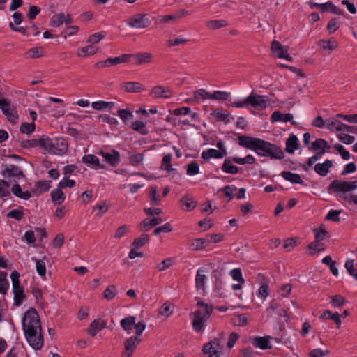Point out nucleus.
Segmentation results:
<instances>
[{"instance_id": "obj_41", "label": "nucleus", "mask_w": 357, "mask_h": 357, "mask_svg": "<svg viewBox=\"0 0 357 357\" xmlns=\"http://www.w3.org/2000/svg\"><path fill=\"white\" fill-rule=\"evenodd\" d=\"M331 299V303L335 307H340L343 306L347 301V300L341 295H335L330 296Z\"/></svg>"}, {"instance_id": "obj_44", "label": "nucleus", "mask_w": 357, "mask_h": 357, "mask_svg": "<svg viewBox=\"0 0 357 357\" xmlns=\"http://www.w3.org/2000/svg\"><path fill=\"white\" fill-rule=\"evenodd\" d=\"M315 241H321L328 236V232L322 225L319 229H314Z\"/></svg>"}, {"instance_id": "obj_13", "label": "nucleus", "mask_w": 357, "mask_h": 357, "mask_svg": "<svg viewBox=\"0 0 357 357\" xmlns=\"http://www.w3.org/2000/svg\"><path fill=\"white\" fill-rule=\"evenodd\" d=\"M224 240V234L222 233L206 234L202 237V249L209 246L212 243H218Z\"/></svg>"}, {"instance_id": "obj_55", "label": "nucleus", "mask_w": 357, "mask_h": 357, "mask_svg": "<svg viewBox=\"0 0 357 357\" xmlns=\"http://www.w3.org/2000/svg\"><path fill=\"white\" fill-rule=\"evenodd\" d=\"M36 261V271L40 276H45L46 273V266L43 261L33 258Z\"/></svg>"}, {"instance_id": "obj_7", "label": "nucleus", "mask_w": 357, "mask_h": 357, "mask_svg": "<svg viewBox=\"0 0 357 357\" xmlns=\"http://www.w3.org/2000/svg\"><path fill=\"white\" fill-rule=\"evenodd\" d=\"M130 27L136 29H144L151 24V20L146 14H135L127 22Z\"/></svg>"}, {"instance_id": "obj_40", "label": "nucleus", "mask_w": 357, "mask_h": 357, "mask_svg": "<svg viewBox=\"0 0 357 357\" xmlns=\"http://www.w3.org/2000/svg\"><path fill=\"white\" fill-rule=\"evenodd\" d=\"M131 128L134 130L137 131L138 132L144 135H147L149 133V131L145 126V123L142 121H135L132 122Z\"/></svg>"}, {"instance_id": "obj_17", "label": "nucleus", "mask_w": 357, "mask_h": 357, "mask_svg": "<svg viewBox=\"0 0 357 357\" xmlns=\"http://www.w3.org/2000/svg\"><path fill=\"white\" fill-rule=\"evenodd\" d=\"M82 161L83 163L91 166V167H99L103 169L105 166L101 165L97 156L92 154L85 155L82 157Z\"/></svg>"}, {"instance_id": "obj_30", "label": "nucleus", "mask_w": 357, "mask_h": 357, "mask_svg": "<svg viewBox=\"0 0 357 357\" xmlns=\"http://www.w3.org/2000/svg\"><path fill=\"white\" fill-rule=\"evenodd\" d=\"M105 327V324L102 322H100L98 320H94L90 325V328L89 329V334L94 337L101 329Z\"/></svg>"}, {"instance_id": "obj_62", "label": "nucleus", "mask_w": 357, "mask_h": 357, "mask_svg": "<svg viewBox=\"0 0 357 357\" xmlns=\"http://www.w3.org/2000/svg\"><path fill=\"white\" fill-rule=\"evenodd\" d=\"M199 171V165L195 162H192L188 165L187 167V174L190 176H193L195 174H197Z\"/></svg>"}, {"instance_id": "obj_50", "label": "nucleus", "mask_w": 357, "mask_h": 357, "mask_svg": "<svg viewBox=\"0 0 357 357\" xmlns=\"http://www.w3.org/2000/svg\"><path fill=\"white\" fill-rule=\"evenodd\" d=\"M20 273L17 271H13L10 274V278L13 284V290H22L20 287L19 282Z\"/></svg>"}, {"instance_id": "obj_58", "label": "nucleus", "mask_w": 357, "mask_h": 357, "mask_svg": "<svg viewBox=\"0 0 357 357\" xmlns=\"http://www.w3.org/2000/svg\"><path fill=\"white\" fill-rule=\"evenodd\" d=\"M213 100H227L230 96V93L222 91H215L213 92Z\"/></svg>"}, {"instance_id": "obj_27", "label": "nucleus", "mask_w": 357, "mask_h": 357, "mask_svg": "<svg viewBox=\"0 0 357 357\" xmlns=\"http://www.w3.org/2000/svg\"><path fill=\"white\" fill-rule=\"evenodd\" d=\"M11 190L16 197L25 200L29 199L31 196V194L29 191L23 192L19 184L14 185Z\"/></svg>"}, {"instance_id": "obj_5", "label": "nucleus", "mask_w": 357, "mask_h": 357, "mask_svg": "<svg viewBox=\"0 0 357 357\" xmlns=\"http://www.w3.org/2000/svg\"><path fill=\"white\" fill-rule=\"evenodd\" d=\"M0 109L6 116L7 120L13 123H16L19 116L15 106L0 92Z\"/></svg>"}, {"instance_id": "obj_52", "label": "nucleus", "mask_w": 357, "mask_h": 357, "mask_svg": "<svg viewBox=\"0 0 357 357\" xmlns=\"http://www.w3.org/2000/svg\"><path fill=\"white\" fill-rule=\"evenodd\" d=\"M150 191L151 204L152 205H157L160 201V196L158 195V190L155 186H151Z\"/></svg>"}, {"instance_id": "obj_6", "label": "nucleus", "mask_w": 357, "mask_h": 357, "mask_svg": "<svg viewBox=\"0 0 357 357\" xmlns=\"http://www.w3.org/2000/svg\"><path fill=\"white\" fill-rule=\"evenodd\" d=\"M268 100L267 96L259 95L253 92L246 98L248 107L251 106L258 110H264L266 108Z\"/></svg>"}, {"instance_id": "obj_49", "label": "nucleus", "mask_w": 357, "mask_h": 357, "mask_svg": "<svg viewBox=\"0 0 357 357\" xmlns=\"http://www.w3.org/2000/svg\"><path fill=\"white\" fill-rule=\"evenodd\" d=\"M341 210L331 209L326 215L325 220H331L335 222H339L340 220L339 215L341 213Z\"/></svg>"}, {"instance_id": "obj_8", "label": "nucleus", "mask_w": 357, "mask_h": 357, "mask_svg": "<svg viewBox=\"0 0 357 357\" xmlns=\"http://www.w3.org/2000/svg\"><path fill=\"white\" fill-rule=\"evenodd\" d=\"M2 176L6 178H8L10 183L25 176L21 168L14 165H6L5 169L2 172Z\"/></svg>"}, {"instance_id": "obj_48", "label": "nucleus", "mask_w": 357, "mask_h": 357, "mask_svg": "<svg viewBox=\"0 0 357 357\" xmlns=\"http://www.w3.org/2000/svg\"><path fill=\"white\" fill-rule=\"evenodd\" d=\"M236 190L235 185H226L220 191L223 192L225 197L228 198V201L232 199L234 197V192Z\"/></svg>"}, {"instance_id": "obj_29", "label": "nucleus", "mask_w": 357, "mask_h": 357, "mask_svg": "<svg viewBox=\"0 0 357 357\" xmlns=\"http://www.w3.org/2000/svg\"><path fill=\"white\" fill-rule=\"evenodd\" d=\"M124 84L125 91L128 93H137L144 89L142 84L139 82H129Z\"/></svg>"}, {"instance_id": "obj_23", "label": "nucleus", "mask_w": 357, "mask_h": 357, "mask_svg": "<svg viewBox=\"0 0 357 357\" xmlns=\"http://www.w3.org/2000/svg\"><path fill=\"white\" fill-rule=\"evenodd\" d=\"M232 158H227L225 160L222 165V170L227 173V174H236L238 172V167L232 164Z\"/></svg>"}, {"instance_id": "obj_57", "label": "nucleus", "mask_w": 357, "mask_h": 357, "mask_svg": "<svg viewBox=\"0 0 357 357\" xmlns=\"http://www.w3.org/2000/svg\"><path fill=\"white\" fill-rule=\"evenodd\" d=\"M340 27L339 20L337 18H333L329 20L327 24V30L330 33H334Z\"/></svg>"}, {"instance_id": "obj_20", "label": "nucleus", "mask_w": 357, "mask_h": 357, "mask_svg": "<svg viewBox=\"0 0 357 357\" xmlns=\"http://www.w3.org/2000/svg\"><path fill=\"white\" fill-rule=\"evenodd\" d=\"M281 176L285 180L295 184H303V181L298 174L292 173L289 171H283L281 173Z\"/></svg>"}, {"instance_id": "obj_63", "label": "nucleus", "mask_w": 357, "mask_h": 357, "mask_svg": "<svg viewBox=\"0 0 357 357\" xmlns=\"http://www.w3.org/2000/svg\"><path fill=\"white\" fill-rule=\"evenodd\" d=\"M322 43V47L324 49H328L330 50H333L337 47V43L334 40H325L321 41Z\"/></svg>"}, {"instance_id": "obj_12", "label": "nucleus", "mask_w": 357, "mask_h": 357, "mask_svg": "<svg viewBox=\"0 0 357 357\" xmlns=\"http://www.w3.org/2000/svg\"><path fill=\"white\" fill-rule=\"evenodd\" d=\"M309 5L311 8H319L322 12L328 10L327 7H331L330 13L336 15H342L343 11L338 7L335 6L331 1L326 2L325 3H317L314 2H309Z\"/></svg>"}, {"instance_id": "obj_53", "label": "nucleus", "mask_w": 357, "mask_h": 357, "mask_svg": "<svg viewBox=\"0 0 357 357\" xmlns=\"http://www.w3.org/2000/svg\"><path fill=\"white\" fill-rule=\"evenodd\" d=\"M44 51L43 47H38L30 49L27 52V54L30 58H39L43 55Z\"/></svg>"}, {"instance_id": "obj_24", "label": "nucleus", "mask_w": 357, "mask_h": 357, "mask_svg": "<svg viewBox=\"0 0 357 357\" xmlns=\"http://www.w3.org/2000/svg\"><path fill=\"white\" fill-rule=\"evenodd\" d=\"M270 337H258L253 340V344L261 349H271L272 347L270 344Z\"/></svg>"}, {"instance_id": "obj_31", "label": "nucleus", "mask_w": 357, "mask_h": 357, "mask_svg": "<svg viewBox=\"0 0 357 357\" xmlns=\"http://www.w3.org/2000/svg\"><path fill=\"white\" fill-rule=\"evenodd\" d=\"M51 197L52 201L58 204H61L66 198L61 188L59 187L57 189H54L51 192Z\"/></svg>"}, {"instance_id": "obj_64", "label": "nucleus", "mask_w": 357, "mask_h": 357, "mask_svg": "<svg viewBox=\"0 0 357 357\" xmlns=\"http://www.w3.org/2000/svg\"><path fill=\"white\" fill-rule=\"evenodd\" d=\"M329 354L328 350H323L321 349H312L310 353V357H324Z\"/></svg>"}, {"instance_id": "obj_33", "label": "nucleus", "mask_w": 357, "mask_h": 357, "mask_svg": "<svg viewBox=\"0 0 357 357\" xmlns=\"http://www.w3.org/2000/svg\"><path fill=\"white\" fill-rule=\"evenodd\" d=\"M132 54H122L118 57L115 58H108L107 59V63H109V66L112 65H117L122 63H127L128 62L129 58L132 57Z\"/></svg>"}, {"instance_id": "obj_39", "label": "nucleus", "mask_w": 357, "mask_h": 357, "mask_svg": "<svg viewBox=\"0 0 357 357\" xmlns=\"http://www.w3.org/2000/svg\"><path fill=\"white\" fill-rule=\"evenodd\" d=\"M149 236L147 234H142L140 237L137 238L132 242L131 246L134 249H139L149 242Z\"/></svg>"}, {"instance_id": "obj_26", "label": "nucleus", "mask_w": 357, "mask_h": 357, "mask_svg": "<svg viewBox=\"0 0 357 357\" xmlns=\"http://www.w3.org/2000/svg\"><path fill=\"white\" fill-rule=\"evenodd\" d=\"M135 323V318L132 316L124 318L121 321V326L126 331L128 334L131 333L134 325Z\"/></svg>"}, {"instance_id": "obj_2", "label": "nucleus", "mask_w": 357, "mask_h": 357, "mask_svg": "<svg viewBox=\"0 0 357 357\" xmlns=\"http://www.w3.org/2000/svg\"><path fill=\"white\" fill-rule=\"evenodd\" d=\"M238 141L239 146L255 151L259 156L278 160L284 158V153L280 147L262 139L239 135Z\"/></svg>"}, {"instance_id": "obj_45", "label": "nucleus", "mask_w": 357, "mask_h": 357, "mask_svg": "<svg viewBox=\"0 0 357 357\" xmlns=\"http://www.w3.org/2000/svg\"><path fill=\"white\" fill-rule=\"evenodd\" d=\"M325 153V150H322L318 152L316 155L310 157L307 163L302 165V167L304 170L307 171L310 167L312 166V165L319 159V155H321Z\"/></svg>"}, {"instance_id": "obj_35", "label": "nucleus", "mask_w": 357, "mask_h": 357, "mask_svg": "<svg viewBox=\"0 0 357 357\" xmlns=\"http://www.w3.org/2000/svg\"><path fill=\"white\" fill-rule=\"evenodd\" d=\"M324 149H330V146L326 140L321 138L317 139L313 142L311 147L309 148V149L312 151H317L319 149L322 151L324 150Z\"/></svg>"}, {"instance_id": "obj_4", "label": "nucleus", "mask_w": 357, "mask_h": 357, "mask_svg": "<svg viewBox=\"0 0 357 357\" xmlns=\"http://www.w3.org/2000/svg\"><path fill=\"white\" fill-rule=\"evenodd\" d=\"M357 189V181H347L338 179L333 180L328 186V191L333 192L343 199L345 195Z\"/></svg>"}, {"instance_id": "obj_46", "label": "nucleus", "mask_w": 357, "mask_h": 357, "mask_svg": "<svg viewBox=\"0 0 357 357\" xmlns=\"http://www.w3.org/2000/svg\"><path fill=\"white\" fill-rule=\"evenodd\" d=\"M97 51H98L97 47L91 44L89 45L83 47L81 49V52L83 53V55H82L81 54H79V56L85 57V56H88L90 55H93L97 52Z\"/></svg>"}, {"instance_id": "obj_38", "label": "nucleus", "mask_w": 357, "mask_h": 357, "mask_svg": "<svg viewBox=\"0 0 357 357\" xmlns=\"http://www.w3.org/2000/svg\"><path fill=\"white\" fill-rule=\"evenodd\" d=\"M42 137L38 139H26L20 142L21 146L25 149L40 146L42 148Z\"/></svg>"}, {"instance_id": "obj_61", "label": "nucleus", "mask_w": 357, "mask_h": 357, "mask_svg": "<svg viewBox=\"0 0 357 357\" xmlns=\"http://www.w3.org/2000/svg\"><path fill=\"white\" fill-rule=\"evenodd\" d=\"M257 280L259 282L260 286L258 290H268L269 285L268 284L267 279L262 274H258L257 276Z\"/></svg>"}, {"instance_id": "obj_28", "label": "nucleus", "mask_w": 357, "mask_h": 357, "mask_svg": "<svg viewBox=\"0 0 357 357\" xmlns=\"http://www.w3.org/2000/svg\"><path fill=\"white\" fill-rule=\"evenodd\" d=\"M213 310V307L212 305L204 304L202 303V331L205 327L204 322L209 319Z\"/></svg>"}, {"instance_id": "obj_14", "label": "nucleus", "mask_w": 357, "mask_h": 357, "mask_svg": "<svg viewBox=\"0 0 357 357\" xmlns=\"http://www.w3.org/2000/svg\"><path fill=\"white\" fill-rule=\"evenodd\" d=\"M151 95L157 98H168L172 96V91L169 87L157 86L153 88Z\"/></svg>"}, {"instance_id": "obj_11", "label": "nucleus", "mask_w": 357, "mask_h": 357, "mask_svg": "<svg viewBox=\"0 0 357 357\" xmlns=\"http://www.w3.org/2000/svg\"><path fill=\"white\" fill-rule=\"evenodd\" d=\"M141 340L137 336H131L125 342V348L123 355L126 357H131L137 344Z\"/></svg>"}, {"instance_id": "obj_42", "label": "nucleus", "mask_w": 357, "mask_h": 357, "mask_svg": "<svg viewBox=\"0 0 357 357\" xmlns=\"http://www.w3.org/2000/svg\"><path fill=\"white\" fill-rule=\"evenodd\" d=\"M9 188L10 182L5 180L0 181V198L8 197L10 195Z\"/></svg>"}, {"instance_id": "obj_51", "label": "nucleus", "mask_w": 357, "mask_h": 357, "mask_svg": "<svg viewBox=\"0 0 357 357\" xmlns=\"http://www.w3.org/2000/svg\"><path fill=\"white\" fill-rule=\"evenodd\" d=\"M144 160L142 153L133 154L129 158V162L134 167H137Z\"/></svg>"}, {"instance_id": "obj_19", "label": "nucleus", "mask_w": 357, "mask_h": 357, "mask_svg": "<svg viewBox=\"0 0 357 357\" xmlns=\"http://www.w3.org/2000/svg\"><path fill=\"white\" fill-rule=\"evenodd\" d=\"M299 146V141L297 137L291 134L286 142V151L289 153H293Z\"/></svg>"}, {"instance_id": "obj_47", "label": "nucleus", "mask_w": 357, "mask_h": 357, "mask_svg": "<svg viewBox=\"0 0 357 357\" xmlns=\"http://www.w3.org/2000/svg\"><path fill=\"white\" fill-rule=\"evenodd\" d=\"M172 157L171 154L165 155L162 160V168L169 172L175 170L172 167Z\"/></svg>"}, {"instance_id": "obj_22", "label": "nucleus", "mask_w": 357, "mask_h": 357, "mask_svg": "<svg viewBox=\"0 0 357 357\" xmlns=\"http://www.w3.org/2000/svg\"><path fill=\"white\" fill-rule=\"evenodd\" d=\"M180 202L182 205L186 206V211H192L195 209L197 206V202L194 199V198L189 195H187L182 197L180 200Z\"/></svg>"}, {"instance_id": "obj_59", "label": "nucleus", "mask_w": 357, "mask_h": 357, "mask_svg": "<svg viewBox=\"0 0 357 357\" xmlns=\"http://www.w3.org/2000/svg\"><path fill=\"white\" fill-rule=\"evenodd\" d=\"M35 130V123H23L20 126V131L22 133L31 134Z\"/></svg>"}, {"instance_id": "obj_1", "label": "nucleus", "mask_w": 357, "mask_h": 357, "mask_svg": "<svg viewBox=\"0 0 357 357\" xmlns=\"http://www.w3.org/2000/svg\"><path fill=\"white\" fill-rule=\"evenodd\" d=\"M22 326L29 344L34 350H40L44 345L41 323L34 308L29 309L22 319Z\"/></svg>"}, {"instance_id": "obj_15", "label": "nucleus", "mask_w": 357, "mask_h": 357, "mask_svg": "<svg viewBox=\"0 0 357 357\" xmlns=\"http://www.w3.org/2000/svg\"><path fill=\"white\" fill-rule=\"evenodd\" d=\"M289 47L282 45L279 41L273 40L271 43V51L275 56L282 59L288 52Z\"/></svg>"}, {"instance_id": "obj_9", "label": "nucleus", "mask_w": 357, "mask_h": 357, "mask_svg": "<svg viewBox=\"0 0 357 357\" xmlns=\"http://www.w3.org/2000/svg\"><path fill=\"white\" fill-rule=\"evenodd\" d=\"M98 154L102 155L105 162L112 167H116L120 162V154L114 149H112L111 152L100 151Z\"/></svg>"}, {"instance_id": "obj_37", "label": "nucleus", "mask_w": 357, "mask_h": 357, "mask_svg": "<svg viewBox=\"0 0 357 357\" xmlns=\"http://www.w3.org/2000/svg\"><path fill=\"white\" fill-rule=\"evenodd\" d=\"M65 21V14L63 13L54 15L50 22V25L53 27H59L63 24Z\"/></svg>"}, {"instance_id": "obj_36", "label": "nucleus", "mask_w": 357, "mask_h": 357, "mask_svg": "<svg viewBox=\"0 0 357 357\" xmlns=\"http://www.w3.org/2000/svg\"><path fill=\"white\" fill-rule=\"evenodd\" d=\"M114 106V102H106V101H97L91 103V107L93 109L96 110H103L105 109H112Z\"/></svg>"}, {"instance_id": "obj_56", "label": "nucleus", "mask_w": 357, "mask_h": 357, "mask_svg": "<svg viewBox=\"0 0 357 357\" xmlns=\"http://www.w3.org/2000/svg\"><path fill=\"white\" fill-rule=\"evenodd\" d=\"M354 262L353 259H349L345 262V268L349 273V274L357 280V270L354 268Z\"/></svg>"}, {"instance_id": "obj_32", "label": "nucleus", "mask_w": 357, "mask_h": 357, "mask_svg": "<svg viewBox=\"0 0 357 357\" xmlns=\"http://www.w3.org/2000/svg\"><path fill=\"white\" fill-rule=\"evenodd\" d=\"M135 57L137 59L136 63L138 65L142 63H147L151 62L152 59V54L148 52L139 53L137 54H132V57Z\"/></svg>"}, {"instance_id": "obj_34", "label": "nucleus", "mask_w": 357, "mask_h": 357, "mask_svg": "<svg viewBox=\"0 0 357 357\" xmlns=\"http://www.w3.org/2000/svg\"><path fill=\"white\" fill-rule=\"evenodd\" d=\"M186 12L181 10L174 14L168 15H162L160 17V22L163 23L169 22L170 20H177L185 15Z\"/></svg>"}, {"instance_id": "obj_16", "label": "nucleus", "mask_w": 357, "mask_h": 357, "mask_svg": "<svg viewBox=\"0 0 357 357\" xmlns=\"http://www.w3.org/2000/svg\"><path fill=\"white\" fill-rule=\"evenodd\" d=\"M227 155L226 150L219 151L215 149H209L202 151V159L209 160L211 158H222Z\"/></svg>"}, {"instance_id": "obj_10", "label": "nucleus", "mask_w": 357, "mask_h": 357, "mask_svg": "<svg viewBox=\"0 0 357 357\" xmlns=\"http://www.w3.org/2000/svg\"><path fill=\"white\" fill-rule=\"evenodd\" d=\"M326 128L328 129L335 128L337 131H346L348 132H355L353 129L354 127L348 126L342 123L341 121L336 119H326Z\"/></svg>"}, {"instance_id": "obj_54", "label": "nucleus", "mask_w": 357, "mask_h": 357, "mask_svg": "<svg viewBox=\"0 0 357 357\" xmlns=\"http://www.w3.org/2000/svg\"><path fill=\"white\" fill-rule=\"evenodd\" d=\"M334 149L340 153L344 160H349L350 158L351 155L349 152L342 144L338 143L334 144Z\"/></svg>"}, {"instance_id": "obj_60", "label": "nucleus", "mask_w": 357, "mask_h": 357, "mask_svg": "<svg viewBox=\"0 0 357 357\" xmlns=\"http://www.w3.org/2000/svg\"><path fill=\"white\" fill-rule=\"evenodd\" d=\"M118 115L125 123L133 117L132 113L127 109H119Z\"/></svg>"}, {"instance_id": "obj_21", "label": "nucleus", "mask_w": 357, "mask_h": 357, "mask_svg": "<svg viewBox=\"0 0 357 357\" xmlns=\"http://www.w3.org/2000/svg\"><path fill=\"white\" fill-rule=\"evenodd\" d=\"M190 317L192 319L193 329L197 333L201 332V310L191 312Z\"/></svg>"}, {"instance_id": "obj_3", "label": "nucleus", "mask_w": 357, "mask_h": 357, "mask_svg": "<svg viewBox=\"0 0 357 357\" xmlns=\"http://www.w3.org/2000/svg\"><path fill=\"white\" fill-rule=\"evenodd\" d=\"M41 143L42 149L51 154L63 155L68 151L67 142L62 138H50L43 135Z\"/></svg>"}, {"instance_id": "obj_18", "label": "nucleus", "mask_w": 357, "mask_h": 357, "mask_svg": "<svg viewBox=\"0 0 357 357\" xmlns=\"http://www.w3.org/2000/svg\"><path fill=\"white\" fill-rule=\"evenodd\" d=\"M333 163L330 160H326L323 163H317L314 166V171L321 176H326Z\"/></svg>"}, {"instance_id": "obj_43", "label": "nucleus", "mask_w": 357, "mask_h": 357, "mask_svg": "<svg viewBox=\"0 0 357 357\" xmlns=\"http://www.w3.org/2000/svg\"><path fill=\"white\" fill-rule=\"evenodd\" d=\"M227 25V21L224 20H211L207 22L206 26L211 29H217L225 27Z\"/></svg>"}, {"instance_id": "obj_25", "label": "nucleus", "mask_w": 357, "mask_h": 357, "mask_svg": "<svg viewBox=\"0 0 357 357\" xmlns=\"http://www.w3.org/2000/svg\"><path fill=\"white\" fill-rule=\"evenodd\" d=\"M293 119V115L291 114H282L278 111H275L271 115V120L273 122L282 121L289 122Z\"/></svg>"}]
</instances>
